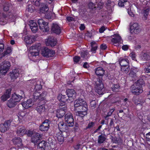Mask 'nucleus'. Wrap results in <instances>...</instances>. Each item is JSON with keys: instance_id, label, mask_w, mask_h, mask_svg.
I'll return each mask as SVG.
<instances>
[{"instance_id": "nucleus-43", "label": "nucleus", "mask_w": 150, "mask_h": 150, "mask_svg": "<svg viewBox=\"0 0 150 150\" xmlns=\"http://www.w3.org/2000/svg\"><path fill=\"white\" fill-rule=\"evenodd\" d=\"M120 86L118 84H114L111 87L112 90L113 92H118L119 91Z\"/></svg>"}, {"instance_id": "nucleus-44", "label": "nucleus", "mask_w": 150, "mask_h": 150, "mask_svg": "<svg viewBox=\"0 0 150 150\" xmlns=\"http://www.w3.org/2000/svg\"><path fill=\"white\" fill-rule=\"evenodd\" d=\"M44 30H40L42 31L43 32H47L49 30V28L48 25V23H46L45 25H43V27Z\"/></svg>"}, {"instance_id": "nucleus-1", "label": "nucleus", "mask_w": 150, "mask_h": 150, "mask_svg": "<svg viewBox=\"0 0 150 150\" xmlns=\"http://www.w3.org/2000/svg\"><path fill=\"white\" fill-rule=\"evenodd\" d=\"M93 83L99 95L103 94L104 86L102 80L100 78H95L93 79Z\"/></svg>"}, {"instance_id": "nucleus-3", "label": "nucleus", "mask_w": 150, "mask_h": 150, "mask_svg": "<svg viewBox=\"0 0 150 150\" xmlns=\"http://www.w3.org/2000/svg\"><path fill=\"white\" fill-rule=\"evenodd\" d=\"M28 83H30L29 84L31 86V90L34 93L38 92V91L42 88V86L40 81H36V79H33L29 80Z\"/></svg>"}, {"instance_id": "nucleus-59", "label": "nucleus", "mask_w": 150, "mask_h": 150, "mask_svg": "<svg viewBox=\"0 0 150 150\" xmlns=\"http://www.w3.org/2000/svg\"><path fill=\"white\" fill-rule=\"evenodd\" d=\"M129 56L130 57H131L133 60H135L136 55L135 52H132L130 54Z\"/></svg>"}, {"instance_id": "nucleus-37", "label": "nucleus", "mask_w": 150, "mask_h": 150, "mask_svg": "<svg viewBox=\"0 0 150 150\" xmlns=\"http://www.w3.org/2000/svg\"><path fill=\"white\" fill-rule=\"evenodd\" d=\"M38 24L39 28L40 30H44V28L43 27V25H45L46 23H48L47 22H46L42 19H39L38 20Z\"/></svg>"}, {"instance_id": "nucleus-58", "label": "nucleus", "mask_w": 150, "mask_h": 150, "mask_svg": "<svg viewBox=\"0 0 150 150\" xmlns=\"http://www.w3.org/2000/svg\"><path fill=\"white\" fill-rule=\"evenodd\" d=\"M136 100H137V101L139 102L138 103H137V104H140V103H144L145 102V100L144 99H142L141 98H139L138 99H137L136 100H135V103H136Z\"/></svg>"}, {"instance_id": "nucleus-24", "label": "nucleus", "mask_w": 150, "mask_h": 150, "mask_svg": "<svg viewBox=\"0 0 150 150\" xmlns=\"http://www.w3.org/2000/svg\"><path fill=\"white\" fill-rule=\"evenodd\" d=\"M27 131L23 126H20L18 127L16 131L17 134L20 136H22L26 133Z\"/></svg>"}, {"instance_id": "nucleus-33", "label": "nucleus", "mask_w": 150, "mask_h": 150, "mask_svg": "<svg viewBox=\"0 0 150 150\" xmlns=\"http://www.w3.org/2000/svg\"><path fill=\"white\" fill-rule=\"evenodd\" d=\"M12 51V50L11 47H7L6 50L4 51V52L3 53L2 55L0 57V60L3 57L8 55V54H10L11 52Z\"/></svg>"}, {"instance_id": "nucleus-20", "label": "nucleus", "mask_w": 150, "mask_h": 150, "mask_svg": "<svg viewBox=\"0 0 150 150\" xmlns=\"http://www.w3.org/2000/svg\"><path fill=\"white\" fill-rule=\"evenodd\" d=\"M21 70L19 69H16L13 70L12 72L10 73V76L12 79H16L19 76L21 73Z\"/></svg>"}, {"instance_id": "nucleus-21", "label": "nucleus", "mask_w": 150, "mask_h": 150, "mask_svg": "<svg viewBox=\"0 0 150 150\" xmlns=\"http://www.w3.org/2000/svg\"><path fill=\"white\" fill-rule=\"evenodd\" d=\"M29 25L32 31L34 33H36L38 30V25L34 21L31 20L29 22Z\"/></svg>"}, {"instance_id": "nucleus-12", "label": "nucleus", "mask_w": 150, "mask_h": 150, "mask_svg": "<svg viewBox=\"0 0 150 150\" xmlns=\"http://www.w3.org/2000/svg\"><path fill=\"white\" fill-rule=\"evenodd\" d=\"M30 50H32L30 53V56L34 59L36 56L39 55V51L38 50V46L37 45H34L30 47Z\"/></svg>"}, {"instance_id": "nucleus-28", "label": "nucleus", "mask_w": 150, "mask_h": 150, "mask_svg": "<svg viewBox=\"0 0 150 150\" xmlns=\"http://www.w3.org/2000/svg\"><path fill=\"white\" fill-rule=\"evenodd\" d=\"M46 144V142L44 140L39 143L37 147L38 150H45Z\"/></svg>"}, {"instance_id": "nucleus-17", "label": "nucleus", "mask_w": 150, "mask_h": 150, "mask_svg": "<svg viewBox=\"0 0 150 150\" xmlns=\"http://www.w3.org/2000/svg\"><path fill=\"white\" fill-rule=\"evenodd\" d=\"M129 60L127 59H122L121 60L120 62V64L121 67H122V70L124 71L123 67L124 66L127 67V70L126 71H127L129 69Z\"/></svg>"}, {"instance_id": "nucleus-11", "label": "nucleus", "mask_w": 150, "mask_h": 150, "mask_svg": "<svg viewBox=\"0 0 150 150\" xmlns=\"http://www.w3.org/2000/svg\"><path fill=\"white\" fill-rule=\"evenodd\" d=\"M45 42L46 45L52 47H54L57 43L56 39L53 36H49L46 40Z\"/></svg>"}, {"instance_id": "nucleus-4", "label": "nucleus", "mask_w": 150, "mask_h": 150, "mask_svg": "<svg viewBox=\"0 0 150 150\" xmlns=\"http://www.w3.org/2000/svg\"><path fill=\"white\" fill-rule=\"evenodd\" d=\"M67 108L66 105L60 104L56 113L57 117L58 118L62 117L64 115Z\"/></svg>"}, {"instance_id": "nucleus-2", "label": "nucleus", "mask_w": 150, "mask_h": 150, "mask_svg": "<svg viewBox=\"0 0 150 150\" xmlns=\"http://www.w3.org/2000/svg\"><path fill=\"white\" fill-rule=\"evenodd\" d=\"M11 67L10 62L8 61H4L0 63V78L5 75Z\"/></svg>"}, {"instance_id": "nucleus-62", "label": "nucleus", "mask_w": 150, "mask_h": 150, "mask_svg": "<svg viewBox=\"0 0 150 150\" xmlns=\"http://www.w3.org/2000/svg\"><path fill=\"white\" fill-rule=\"evenodd\" d=\"M105 30V27L103 26L99 29V32L100 33H102Z\"/></svg>"}, {"instance_id": "nucleus-6", "label": "nucleus", "mask_w": 150, "mask_h": 150, "mask_svg": "<svg viewBox=\"0 0 150 150\" xmlns=\"http://www.w3.org/2000/svg\"><path fill=\"white\" fill-rule=\"evenodd\" d=\"M47 95V92H43L41 94H40L38 92L33 93V99L34 101H36L37 100L41 101L46 99V96Z\"/></svg>"}, {"instance_id": "nucleus-25", "label": "nucleus", "mask_w": 150, "mask_h": 150, "mask_svg": "<svg viewBox=\"0 0 150 150\" xmlns=\"http://www.w3.org/2000/svg\"><path fill=\"white\" fill-rule=\"evenodd\" d=\"M13 144L20 147H22V140L19 137H15L12 140Z\"/></svg>"}, {"instance_id": "nucleus-32", "label": "nucleus", "mask_w": 150, "mask_h": 150, "mask_svg": "<svg viewBox=\"0 0 150 150\" xmlns=\"http://www.w3.org/2000/svg\"><path fill=\"white\" fill-rule=\"evenodd\" d=\"M36 110L39 114H42L45 111V105L43 104L37 106L36 108Z\"/></svg>"}, {"instance_id": "nucleus-38", "label": "nucleus", "mask_w": 150, "mask_h": 150, "mask_svg": "<svg viewBox=\"0 0 150 150\" xmlns=\"http://www.w3.org/2000/svg\"><path fill=\"white\" fill-rule=\"evenodd\" d=\"M150 10V6L146 5L144 9L143 13L144 16L146 17L147 16Z\"/></svg>"}, {"instance_id": "nucleus-19", "label": "nucleus", "mask_w": 150, "mask_h": 150, "mask_svg": "<svg viewBox=\"0 0 150 150\" xmlns=\"http://www.w3.org/2000/svg\"><path fill=\"white\" fill-rule=\"evenodd\" d=\"M41 138V136L39 133H36L34 134L31 138V142L34 143L35 144H37L39 142L40 139Z\"/></svg>"}, {"instance_id": "nucleus-26", "label": "nucleus", "mask_w": 150, "mask_h": 150, "mask_svg": "<svg viewBox=\"0 0 150 150\" xmlns=\"http://www.w3.org/2000/svg\"><path fill=\"white\" fill-rule=\"evenodd\" d=\"M22 104L24 108L27 109L31 107L33 104V103L32 99H30L26 101L23 102Z\"/></svg>"}, {"instance_id": "nucleus-8", "label": "nucleus", "mask_w": 150, "mask_h": 150, "mask_svg": "<svg viewBox=\"0 0 150 150\" xmlns=\"http://www.w3.org/2000/svg\"><path fill=\"white\" fill-rule=\"evenodd\" d=\"M65 122L69 127H72L74 125V120L72 115L70 112H67L65 115Z\"/></svg>"}, {"instance_id": "nucleus-15", "label": "nucleus", "mask_w": 150, "mask_h": 150, "mask_svg": "<svg viewBox=\"0 0 150 150\" xmlns=\"http://www.w3.org/2000/svg\"><path fill=\"white\" fill-rule=\"evenodd\" d=\"M58 125L60 130L59 132H65L67 133V132L68 131L69 128L66 124L62 121L59 123Z\"/></svg>"}, {"instance_id": "nucleus-52", "label": "nucleus", "mask_w": 150, "mask_h": 150, "mask_svg": "<svg viewBox=\"0 0 150 150\" xmlns=\"http://www.w3.org/2000/svg\"><path fill=\"white\" fill-rule=\"evenodd\" d=\"M95 125V123L94 122H90L88 124V126L86 127L87 129H90Z\"/></svg>"}, {"instance_id": "nucleus-45", "label": "nucleus", "mask_w": 150, "mask_h": 150, "mask_svg": "<svg viewBox=\"0 0 150 150\" xmlns=\"http://www.w3.org/2000/svg\"><path fill=\"white\" fill-rule=\"evenodd\" d=\"M138 85H140L142 88L143 86L145 85L144 81L143 79H140L137 80V82L135 83Z\"/></svg>"}, {"instance_id": "nucleus-22", "label": "nucleus", "mask_w": 150, "mask_h": 150, "mask_svg": "<svg viewBox=\"0 0 150 150\" xmlns=\"http://www.w3.org/2000/svg\"><path fill=\"white\" fill-rule=\"evenodd\" d=\"M35 37L34 35H29L25 37L24 40L27 44H30L35 41Z\"/></svg>"}, {"instance_id": "nucleus-48", "label": "nucleus", "mask_w": 150, "mask_h": 150, "mask_svg": "<svg viewBox=\"0 0 150 150\" xmlns=\"http://www.w3.org/2000/svg\"><path fill=\"white\" fill-rule=\"evenodd\" d=\"M4 45L3 43H0V56L2 55L3 52L4 50Z\"/></svg>"}, {"instance_id": "nucleus-55", "label": "nucleus", "mask_w": 150, "mask_h": 150, "mask_svg": "<svg viewBox=\"0 0 150 150\" xmlns=\"http://www.w3.org/2000/svg\"><path fill=\"white\" fill-rule=\"evenodd\" d=\"M8 98V97L5 94L1 97V100L3 101H6Z\"/></svg>"}, {"instance_id": "nucleus-47", "label": "nucleus", "mask_w": 150, "mask_h": 150, "mask_svg": "<svg viewBox=\"0 0 150 150\" xmlns=\"http://www.w3.org/2000/svg\"><path fill=\"white\" fill-rule=\"evenodd\" d=\"M110 121L109 124V126L108 127V129H110L114 127V119L110 118Z\"/></svg>"}, {"instance_id": "nucleus-7", "label": "nucleus", "mask_w": 150, "mask_h": 150, "mask_svg": "<svg viewBox=\"0 0 150 150\" xmlns=\"http://www.w3.org/2000/svg\"><path fill=\"white\" fill-rule=\"evenodd\" d=\"M131 90L133 93L136 95H139L143 91L142 86L135 83L131 86Z\"/></svg>"}, {"instance_id": "nucleus-34", "label": "nucleus", "mask_w": 150, "mask_h": 150, "mask_svg": "<svg viewBox=\"0 0 150 150\" xmlns=\"http://www.w3.org/2000/svg\"><path fill=\"white\" fill-rule=\"evenodd\" d=\"M74 110H78L81 111L83 112H84L86 113L87 114V112L88 111V105L86 104L85 105H84L79 107H78L77 108H75L74 109Z\"/></svg>"}, {"instance_id": "nucleus-63", "label": "nucleus", "mask_w": 150, "mask_h": 150, "mask_svg": "<svg viewBox=\"0 0 150 150\" xmlns=\"http://www.w3.org/2000/svg\"><path fill=\"white\" fill-rule=\"evenodd\" d=\"M25 115V113L23 112H21L19 113V116H18V117L19 118H20V117H23Z\"/></svg>"}, {"instance_id": "nucleus-42", "label": "nucleus", "mask_w": 150, "mask_h": 150, "mask_svg": "<svg viewBox=\"0 0 150 150\" xmlns=\"http://www.w3.org/2000/svg\"><path fill=\"white\" fill-rule=\"evenodd\" d=\"M11 6V5L9 3H7L4 4V5L3 10L5 11H8L10 7Z\"/></svg>"}, {"instance_id": "nucleus-36", "label": "nucleus", "mask_w": 150, "mask_h": 150, "mask_svg": "<svg viewBox=\"0 0 150 150\" xmlns=\"http://www.w3.org/2000/svg\"><path fill=\"white\" fill-rule=\"evenodd\" d=\"M17 104V103L11 98L8 101L7 103V106L10 108L14 107Z\"/></svg>"}, {"instance_id": "nucleus-13", "label": "nucleus", "mask_w": 150, "mask_h": 150, "mask_svg": "<svg viewBox=\"0 0 150 150\" xmlns=\"http://www.w3.org/2000/svg\"><path fill=\"white\" fill-rule=\"evenodd\" d=\"M111 42L114 44H122L123 42L121 37L118 34H114L111 36Z\"/></svg>"}, {"instance_id": "nucleus-31", "label": "nucleus", "mask_w": 150, "mask_h": 150, "mask_svg": "<svg viewBox=\"0 0 150 150\" xmlns=\"http://www.w3.org/2000/svg\"><path fill=\"white\" fill-rule=\"evenodd\" d=\"M104 70L102 67H98L96 69L95 73L98 76H102L104 74Z\"/></svg>"}, {"instance_id": "nucleus-9", "label": "nucleus", "mask_w": 150, "mask_h": 150, "mask_svg": "<svg viewBox=\"0 0 150 150\" xmlns=\"http://www.w3.org/2000/svg\"><path fill=\"white\" fill-rule=\"evenodd\" d=\"M12 122L11 120L6 121L5 122L0 125V130L2 132H5L9 129Z\"/></svg>"}, {"instance_id": "nucleus-30", "label": "nucleus", "mask_w": 150, "mask_h": 150, "mask_svg": "<svg viewBox=\"0 0 150 150\" xmlns=\"http://www.w3.org/2000/svg\"><path fill=\"white\" fill-rule=\"evenodd\" d=\"M57 98L59 100L62 102V103L60 104H60L65 105V102L68 100L66 95H62V94H59Z\"/></svg>"}, {"instance_id": "nucleus-10", "label": "nucleus", "mask_w": 150, "mask_h": 150, "mask_svg": "<svg viewBox=\"0 0 150 150\" xmlns=\"http://www.w3.org/2000/svg\"><path fill=\"white\" fill-rule=\"evenodd\" d=\"M74 104V109L75 108H77L78 107L85 105L87 104L86 102L81 97H80L79 98L75 100Z\"/></svg>"}, {"instance_id": "nucleus-54", "label": "nucleus", "mask_w": 150, "mask_h": 150, "mask_svg": "<svg viewBox=\"0 0 150 150\" xmlns=\"http://www.w3.org/2000/svg\"><path fill=\"white\" fill-rule=\"evenodd\" d=\"M96 103L95 100H92L90 101V105L91 107L93 108H95L96 106Z\"/></svg>"}, {"instance_id": "nucleus-46", "label": "nucleus", "mask_w": 150, "mask_h": 150, "mask_svg": "<svg viewBox=\"0 0 150 150\" xmlns=\"http://www.w3.org/2000/svg\"><path fill=\"white\" fill-rule=\"evenodd\" d=\"M40 130L41 131H47L49 129V127L42 124L40 126Z\"/></svg>"}, {"instance_id": "nucleus-57", "label": "nucleus", "mask_w": 150, "mask_h": 150, "mask_svg": "<svg viewBox=\"0 0 150 150\" xmlns=\"http://www.w3.org/2000/svg\"><path fill=\"white\" fill-rule=\"evenodd\" d=\"M137 74L133 71H131L129 73V76L132 77H136Z\"/></svg>"}, {"instance_id": "nucleus-49", "label": "nucleus", "mask_w": 150, "mask_h": 150, "mask_svg": "<svg viewBox=\"0 0 150 150\" xmlns=\"http://www.w3.org/2000/svg\"><path fill=\"white\" fill-rule=\"evenodd\" d=\"M50 122L48 120H45L42 123V124L44 126H46L47 127H50Z\"/></svg>"}, {"instance_id": "nucleus-51", "label": "nucleus", "mask_w": 150, "mask_h": 150, "mask_svg": "<svg viewBox=\"0 0 150 150\" xmlns=\"http://www.w3.org/2000/svg\"><path fill=\"white\" fill-rule=\"evenodd\" d=\"M124 103L125 104V105L126 107L129 106L130 104V101L128 100V99L127 98H125L123 100Z\"/></svg>"}, {"instance_id": "nucleus-56", "label": "nucleus", "mask_w": 150, "mask_h": 150, "mask_svg": "<svg viewBox=\"0 0 150 150\" xmlns=\"http://www.w3.org/2000/svg\"><path fill=\"white\" fill-rule=\"evenodd\" d=\"M91 47H98V45L96 42L94 41L92 42L91 43Z\"/></svg>"}, {"instance_id": "nucleus-64", "label": "nucleus", "mask_w": 150, "mask_h": 150, "mask_svg": "<svg viewBox=\"0 0 150 150\" xmlns=\"http://www.w3.org/2000/svg\"><path fill=\"white\" fill-rule=\"evenodd\" d=\"M146 137L147 141H150V132L146 134Z\"/></svg>"}, {"instance_id": "nucleus-50", "label": "nucleus", "mask_w": 150, "mask_h": 150, "mask_svg": "<svg viewBox=\"0 0 150 150\" xmlns=\"http://www.w3.org/2000/svg\"><path fill=\"white\" fill-rule=\"evenodd\" d=\"M34 7L31 5L30 4L28 5L27 8V10L30 12H32L33 11L34 9Z\"/></svg>"}, {"instance_id": "nucleus-5", "label": "nucleus", "mask_w": 150, "mask_h": 150, "mask_svg": "<svg viewBox=\"0 0 150 150\" xmlns=\"http://www.w3.org/2000/svg\"><path fill=\"white\" fill-rule=\"evenodd\" d=\"M41 54L43 57L48 58L53 57L55 54V52L46 47L42 50Z\"/></svg>"}, {"instance_id": "nucleus-16", "label": "nucleus", "mask_w": 150, "mask_h": 150, "mask_svg": "<svg viewBox=\"0 0 150 150\" xmlns=\"http://www.w3.org/2000/svg\"><path fill=\"white\" fill-rule=\"evenodd\" d=\"M51 30L57 34H59L61 32V29L59 25L57 23H52L51 26Z\"/></svg>"}, {"instance_id": "nucleus-27", "label": "nucleus", "mask_w": 150, "mask_h": 150, "mask_svg": "<svg viewBox=\"0 0 150 150\" xmlns=\"http://www.w3.org/2000/svg\"><path fill=\"white\" fill-rule=\"evenodd\" d=\"M11 98L17 103L22 98V97L21 96L16 94V93H14L12 95Z\"/></svg>"}, {"instance_id": "nucleus-23", "label": "nucleus", "mask_w": 150, "mask_h": 150, "mask_svg": "<svg viewBox=\"0 0 150 150\" xmlns=\"http://www.w3.org/2000/svg\"><path fill=\"white\" fill-rule=\"evenodd\" d=\"M131 32H134L135 33H137L140 31L139 25L137 23H134L131 26Z\"/></svg>"}, {"instance_id": "nucleus-29", "label": "nucleus", "mask_w": 150, "mask_h": 150, "mask_svg": "<svg viewBox=\"0 0 150 150\" xmlns=\"http://www.w3.org/2000/svg\"><path fill=\"white\" fill-rule=\"evenodd\" d=\"M49 8L48 6L45 4L42 5L40 9V13H46L48 10Z\"/></svg>"}, {"instance_id": "nucleus-61", "label": "nucleus", "mask_w": 150, "mask_h": 150, "mask_svg": "<svg viewBox=\"0 0 150 150\" xmlns=\"http://www.w3.org/2000/svg\"><path fill=\"white\" fill-rule=\"evenodd\" d=\"M80 57H79L76 56L73 58L74 61L76 62H78L79 60Z\"/></svg>"}, {"instance_id": "nucleus-18", "label": "nucleus", "mask_w": 150, "mask_h": 150, "mask_svg": "<svg viewBox=\"0 0 150 150\" xmlns=\"http://www.w3.org/2000/svg\"><path fill=\"white\" fill-rule=\"evenodd\" d=\"M66 134L67 133L65 132H59L58 133H57L56 137L59 141L62 142L64 141V137H67Z\"/></svg>"}, {"instance_id": "nucleus-40", "label": "nucleus", "mask_w": 150, "mask_h": 150, "mask_svg": "<svg viewBox=\"0 0 150 150\" xmlns=\"http://www.w3.org/2000/svg\"><path fill=\"white\" fill-rule=\"evenodd\" d=\"M105 137L102 134L98 136V143L99 144H102L105 141Z\"/></svg>"}, {"instance_id": "nucleus-41", "label": "nucleus", "mask_w": 150, "mask_h": 150, "mask_svg": "<svg viewBox=\"0 0 150 150\" xmlns=\"http://www.w3.org/2000/svg\"><path fill=\"white\" fill-rule=\"evenodd\" d=\"M81 58L86 59L89 57L88 53L87 51H83L81 52Z\"/></svg>"}, {"instance_id": "nucleus-39", "label": "nucleus", "mask_w": 150, "mask_h": 150, "mask_svg": "<svg viewBox=\"0 0 150 150\" xmlns=\"http://www.w3.org/2000/svg\"><path fill=\"white\" fill-rule=\"evenodd\" d=\"M76 112V115L77 116L81 117H83L85 115H87L86 113L84 112H83L81 111L78 110H74Z\"/></svg>"}, {"instance_id": "nucleus-35", "label": "nucleus", "mask_w": 150, "mask_h": 150, "mask_svg": "<svg viewBox=\"0 0 150 150\" xmlns=\"http://www.w3.org/2000/svg\"><path fill=\"white\" fill-rule=\"evenodd\" d=\"M141 59L144 61H146L150 59V54L148 53H142L141 54Z\"/></svg>"}, {"instance_id": "nucleus-53", "label": "nucleus", "mask_w": 150, "mask_h": 150, "mask_svg": "<svg viewBox=\"0 0 150 150\" xmlns=\"http://www.w3.org/2000/svg\"><path fill=\"white\" fill-rule=\"evenodd\" d=\"M95 4L92 2H90L88 4V7L91 9H93L95 8Z\"/></svg>"}, {"instance_id": "nucleus-60", "label": "nucleus", "mask_w": 150, "mask_h": 150, "mask_svg": "<svg viewBox=\"0 0 150 150\" xmlns=\"http://www.w3.org/2000/svg\"><path fill=\"white\" fill-rule=\"evenodd\" d=\"M11 90L10 89H8L6 91L5 94L8 98H9L11 95Z\"/></svg>"}, {"instance_id": "nucleus-14", "label": "nucleus", "mask_w": 150, "mask_h": 150, "mask_svg": "<svg viewBox=\"0 0 150 150\" xmlns=\"http://www.w3.org/2000/svg\"><path fill=\"white\" fill-rule=\"evenodd\" d=\"M66 93L69 100L72 101L75 98L76 94L74 90L68 89L66 90Z\"/></svg>"}]
</instances>
